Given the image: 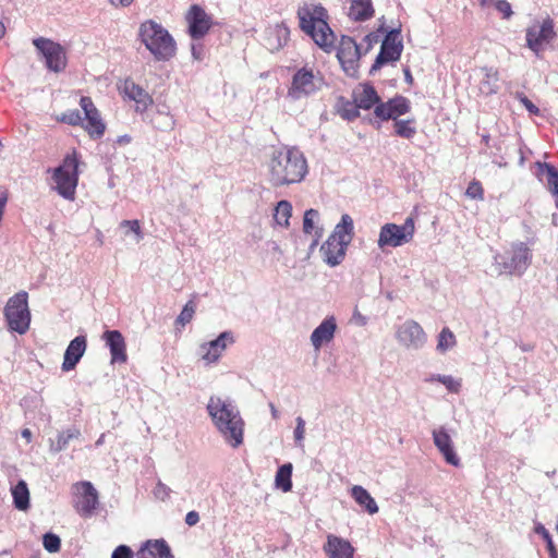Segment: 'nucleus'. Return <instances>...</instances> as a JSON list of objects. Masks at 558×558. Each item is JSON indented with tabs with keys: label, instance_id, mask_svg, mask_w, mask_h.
<instances>
[{
	"label": "nucleus",
	"instance_id": "nucleus-41",
	"mask_svg": "<svg viewBox=\"0 0 558 558\" xmlns=\"http://www.w3.org/2000/svg\"><path fill=\"white\" fill-rule=\"evenodd\" d=\"M457 344L454 333L448 328L445 327L438 335V343L437 349H449Z\"/></svg>",
	"mask_w": 558,
	"mask_h": 558
},
{
	"label": "nucleus",
	"instance_id": "nucleus-25",
	"mask_svg": "<svg viewBox=\"0 0 558 558\" xmlns=\"http://www.w3.org/2000/svg\"><path fill=\"white\" fill-rule=\"evenodd\" d=\"M289 28L283 24H276L267 28L265 34V46L270 51L281 49L289 39Z\"/></svg>",
	"mask_w": 558,
	"mask_h": 558
},
{
	"label": "nucleus",
	"instance_id": "nucleus-51",
	"mask_svg": "<svg viewBox=\"0 0 558 558\" xmlns=\"http://www.w3.org/2000/svg\"><path fill=\"white\" fill-rule=\"evenodd\" d=\"M86 337L83 335H80L75 337L68 345L66 349H86Z\"/></svg>",
	"mask_w": 558,
	"mask_h": 558
},
{
	"label": "nucleus",
	"instance_id": "nucleus-59",
	"mask_svg": "<svg viewBox=\"0 0 558 558\" xmlns=\"http://www.w3.org/2000/svg\"><path fill=\"white\" fill-rule=\"evenodd\" d=\"M353 320L361 326H364L366 324V317L359 312H354Z\"/></svg>",
	"mask_w": 558,
	"mask_h": 558
},
{
	"label": "nucleus",
	"instance_id": "nucleus-62",
	"mask_svg": "<svg viewBox=\"0 0 558 558\" xmlns=\"http://www.w3.org/2000/svg\"><path fill=\"white\" fill-rule=\"evenodd\" d=\"M131 142V137L128 136V135H123V136H120L118 138V143L122 144V143H130Z\"/></svg>",
	"mask_w": 558,
	"mask_h": 558
},
{
	"label": "nucleus",
	"instance_id": "nucleus-54",
	"mask_svg": "<svg viewBox=\"0 0 558 558\" xmlns=\"http://www.w3.org/2000/svg\"><path fill=\"white\" fill-rule=\"evenodd\" d=\"M126 351H111L112 353V356H111V362L112 363H120V364H123L126 362Z\"/></svg>",
	"mask_w": 558,
	"mask_h": 558
},
{
	"label": "nucleus",
	"instance_id": "nucleus-14",
	"mask_svg": "<svg viewBox=\"0 0 558 558\" xmlns=\"http://www.w3.org/2000/svg\"><path fill=\"white\" fill-rule=\"evenodd\" d=\"M399 31H391L385 37L380 47V51L371 68V73L379 70L384 64L390 61H397L400 59L403 45L399 39Z\"/></svg>",
	"mask_w": 558,
	"mask_h": 558
},
{
	"label": "nucleus",
	"instance_id": "nucleus-20",
	"mask_svg": "<svg viewBox=\"0 0 558 558\" xmlns=\"http://www.w3.org/2000/svg\"><path fill=\"white\" fill-rule=\"evenodd\" d=\"M348 245L341 240L328 236L320 247L323 260L330 267L338 266L345 257Z\"/></svg>",
	"mask_w": 558,
	"mask_h": 558
},
{
	"label": "nucleus",
	"instance_id": "nucleus-3",
	"mask_svg": "<svg viewBox=\"0 0 558 558\" xmlns=\"http://www.w3.org/2000/svg\"><path fill=\"white\" fill-rule=\"evenodd\" d=\"M207 410L226 440L234 448L240 446L244 423L235 407L219 397H210Z\"/></svg>",
	"mask_w": 558,
	"mask_h": 558
},
{
	"label": "nucleus",
	"instance_id": "nucleus-30",
	"mask_svg": "<svg viewBox=\"0 0 558 558\" xmlns=\"http://www.w3.org/2000/svg\"><path fill=\"white\" fill-rule=\"evenodd\" d=\"M349 16L353 21H366L374 15L372 0H350Z\"/></svg>",
	"mask_w": 558,
	"mask_h": 558
},
{
	"label": "nucleus",
	"instance_id": "nucleus-8",
	"mask_svg": "<svg viewBox=\"0 0 558 558\" xmlns=\"http://www.w3.org/2000/svg\"><path fill=\"white\" fill-rule=\"evenodd\" d=\"M509 256L497 254L494 257L498 275H511L521 277L532 260V253L527 245L523 242L512 244Z\"/></svg>",
	"mask_w": 558,
	"mask_h": 558
},
{
	"label": "nucleus",
	"instance_id": "nucleus-1",
	"mask_svg": "<svg viewBox=\"0 0 558 558\" xmlns=\"http://www.w3.org/2000/svg\"><path fill=\"white\" fill-rule=\"evenodd\" d=\"M269 182L283 186L303 181L308 172L307 160L296 147L274 150L267 162Z\"/></svg>",
	"mask_w": 558,
	"mask_h": 558
},
{
	"label": "nucleus",
	"instance_id": "nucleus-50",
	"mask_svg": "<svg viewBox=\"0 0 558 558\" xmlns=\"http://www.w3.org/2000/svg\"><path fill=\"white\" fill-rule=\"evenodd\" d=\"M495 8L498 12L502 14L505 19H509L512 15L511 5L506 0H497L495 2Z\"/></svg>",
	"mask_w": 558,
	"mask_h": 558
},
{
	"label": "nucleus",
	"instance_id": "nucleus-44",
	"mask_svg": "<svg viewBox=\"0 0 558 558\" xmlns=\"http://www.w3.org/2000/svg\"><path fill=\"white\" fill-rule=\"evenodd\" d=\"M84 352L85 351H65L62 369L63 371L73 369L75 367V365L78 363V361L81 360Z\"/></svg>",
	"mask_w": 558,
	"mask_h": 558
},
{
	"label": "nucleus",
	"instance_id": "nucleus-17",
	"mask_svg": "<svg viewBox=\"0 0 558 558\" xmlns=\"http://www.w3.org/2000/svg\"><path fill=\"white\" fill-rule=\"evenodd\" d=\"M185 19L189 25V34L193 40L202 39L213 25L211 16L197 4L190 8Z\"/></svg>",
	"mask_w": 558,
	"mask_h": 558
},
{
	"label": "nucleus",
	"instance_id": "nucleus-55",
	"mask_svg": "<svg viewBox=\"0 0 558 558\" xmlns=\"http://www.w3.org/2000/svg\"><path fill=\"white\" fill-rule=\"evenodd\" d=\"M198 521H199L198 512L192 510V511L186 513L185 522H186L187 525L193 526V525L197 524Z\"/></svg>",
	"mask_w": 558,
	"mask_h": 558
},
{
	"label": "nucleus",
	"instance_id": "nucleus-47",
	"mask_svg": "<svg viewBox=\"0 0 558 558\" xmlns=\"http://www.w3.org/2000/svg\"><path fill=\"white\" fill-rule=\"evenodd\" d=\"M465 195L472 199L482 201L484 198V190L482 184L478 181L473 180L472 182H470L465 191Z\"/></svg>",
	"mask_w": 558,
	"mask_h": 558
},
{
	"label": "nucleus",
	"instance_id": "nucleus-37",
	"mask_svg": "<svg viewBox=\"0 0 558 558\" xmlns=\"http://www.w3.org/2000/svg\"><path fill=\"white\" fill-rule=\"evenodd\" d=\"M102 339L108 349H124L125 347L124 338L118 330H107L104 332Z\"/></svg>",
	"mask_w": 558,
	"mask_h": 558
},
{
	"label": "nucleus",
	"instance_id": "nucleus-52",
	"mask_svg": "<svg viewBox=\"0 0 558 558\" xmlns=\"http://www.w3.org/2000/svg\"><path fill=\"white\" fill-rule=\"evenodd\" d=\"M305 433V422L302 417L296 418V427L294 430V437L298 441H301L304 438Z\"/></svg>",
	"mask_w": 558,
	"mask_h": 558
},
{
	"label": "nucleus",
	"instance_id": "nucleus-2",
	"mask_svg": "<svg viewBox=\"0 0 558 558\" xmlns=\"http://www.w3.org/2000/svg\"><path fill=\"white\" fill-rule=\"evenodd\" d=\"M327 10L317 3H304L298 9L301 29L324 51L335 47L336 35L328 24Z\"/></svg>",
	"mask_w": 558,
	"mask_h": 558
},
{
	"label": "nucleus",
	"instance_id": "nucleus-29",
	"mask_svg": "<svg viewBox=\"0 0 558 558\" xmlns=\"http://www.w3.org/2000/svg\"><path fill=\"white\" fill-rule=\"evenodd\" d=\"M354 235V223L350 215L343 214L329 236L345 242L349 246Z\"/></svg>",
	"mask_w": 558,
	"mask_h": 558
},
{
	"label": "nucleus",
	"instance_id": "nucleus-45",
	"mask_svg": "<svg viewBox=\"0 0 558 558\" xmlns=\"http://www.w3.org/2000/svg\"><path fill=\"white\" fill-rule=\"evenodd\" d=\"M536 532L545 541L550 558H558V551H557V548H556V546L554 544V541H553V537H551L550 533L544 526L537 527Z\"/></svg>",
	"mask_w": 558,
	"mask_h": 558
},
{
	"label": "nucleus",
	"instance_id": "nucleus-24",
	"mask_svg": "<svg viewBox=\"0 0 558 558\" xmlns=\"http://www.w3.org/2000/svg\"><path fill=\"white\" fill-rule=\"evenodd\" d=\"M477 88L481 95L489 96L499 90V72L495 68H481L478 73Z\"/></svg>",
	"mask_w": 558,
	"mask_h": 558
},
{
	"label": "nucleus",
	"instance_id": "nucleus-19",
	"mask_svg": "<svg viewBox=\"0 0 558 558\" xmlns=\"http://www.w3.org/2000/svg\"><path fill=\"white\" fill-rule=\"evenodd\" d=\"M337 319L335 316H327L312 332L311 343L314 349L327 347L332 341L337 331Z\"/></svg>",
	"mask_w": 558,
	"mask_h": 558
},
{
	"label": "nucleus",
	"instance_id": "nucleus-15",
	"mask_svg": "<svg viewBox=\"0 0 558 558\" xmlns=\"http://www.w3.org/2000/svg\"><path fill=\"white\" fill-rule=\"evenodd\" d=\"M337 57L344 72L350 76H355L361 58L360 47L355 40L343 36L340 40Z\"/></svg>",
	"mask_w": 558,
	"mask_h": 558
},
{
	"label": "nucleus",
	"instance_id": "nucleus-58",
	"mask_svg": "<svg viewBox=\"0 0 558 558\" xmlns=\"http://www.w3.org/2000/svg\"><path fill=\"white\" fill-rule=\"evenodd\" d=\"M521 101L529 112L534 114L538 113V108L529 98L522 97Z\"/></svg>",
	"mask_w": 558,
	"mask_h": 558
},
{
	"label": "nucleus",
	"instance_id": "nucleus-35",
	"mask_svg": "<svg viewBox=\"0 0 558 558\" xmlns=\"http://www.w3.org/2000/svg\"><path fill=\"white\" fill-rule=\"evenodd\" d=\"M292 464L287 463L281 465L276 474V485L281 488L284 493L290 492L292 488L291 482Z\"/></svg>",
	"mask_w": 558,
	"mask_h": 558
},
{
	"label": "nucleus",
	"instance_id": "nucleus-4",
	"mask_svg": "<svg viewBox=\"0 0 558 558\" xmlns=\"http://www.w3.org/2000/svg\"><path fill=\"white\" fill-rule=\"evenodd\" d=\"M138 38L157 61L174 57L177 45L169 32L159 23L147 20L140 25Z\"/></svg>",
	"mask_w": 558,
	"mask_h": 558
},
{
	"label": "nucleus",
	"instance_id": "nucleus-56",
	"mask_svg": "<svg viewBox=\"0 0 558 558\" xmlns=\"http://www.w3.org/2000/svg\"><path fill=\"white\" fill-rule=\"evenodd\" d=\"M219 356L220 355H219L218 351H207L203 355V360L206 362V364H211V363H215L216 361H218Z\"/></svg>",
	"mask_w": 558,
	"mask_h": 558
},
{
	"label": "nucleus",
	"instance_id": "nucleus-18",
	"mask_svg": "<svg viewBox=\"0 0 558 558\" xmlns=\"http://www.w3.org/2000/svg\"><path fill=\"white\" fill-rule=\"evenodd\" d=\"M410 111V101L403 97H395L387 102H380L375 107V116L380 120H397L399 116Z\"/></svg>",
	"mask_w": 558,
	"mask_h": 558
},
{
	"label": "nucleus",
	"instance_id": "nucleus-11",
	"mask_svg": "<svg viewBox=\"0 0 558 558\" xmlns=\"http://www.w3.org/2000/svg\"><path fill=\"white\" fill-rule=\"evenodd\" d=\"M33 44L45 58L46 65L50 71L58 73L65 69L66 54L60 44L44 37L35 38Z\"/></svg>",
	"mask_w": 558,
	"mask_h": 558
},
{
	"label": "nucleus",
	"instance_id": "nucleus-26",
	"mask_svg": "<svg viewBox=\"0 0 558 558\" xmlns=\"http://www.w3.org/2000/svg\"><path fill=\"white\" fill-rule=\"evenodd\" d=\"M138 558H173L165 539H149L137 551Z\"/></svg>",
	"mask_w": 558,
	"mask_h": 558
},
{
	"label": "nucleus",
	"instance_id": "nucleus-5",
	"mask_svg": "<svg viewBox=\"0 0 558 558\" xmlns=\"http://www.w3.org/2000/svg\"><path fill=\"white\" fill-rule=\"evenodd\" d=\"M77 168L78 157L77 153L73 150L71 154H68L62 163L52 171V189L68 201L75 198V190L78 182Z\"/></svg>",
	"mask_w": 558,
	"mask_h": 558
},
{
	"label": "nucleus",
	"instance_id": "nucleus-36",
	"mask_svg": "<svg viewBox=\"0 0 558 558\" xmlns=\"http://www.w3.org/2000/svg\"><path fill=\"white\" fill-rule=\"evenodd\" d=\"M235 333L231 330L221 332L216 339L209 341L208 349H226L229 345L235 344Z\"/></svg>",
	"mask_w": 558,
	"mask_h": 558
},
{
	"label": "nucleus",
	"instance_id": "nucleus-53",
	"mask_svg": "<svg viewBox=\"0 0 558 558\" xmlns=\"http://www.w3.org/2000/svg\"><path fill=\"white\" fill-rule=\"evenodd\" d=\"M359 109L360 108H357L355 104L354 105H350L349 108L343 109L341 116L344 119L353 120V119L359 117Z\"/></svg>",
	"mask_w": 558,
	"mask_h": 558
},
{
	"label": "nucleus",
	"instance_id": "nucleus-46",
	"mask_svg": "<svg viewBox=\"0 0 558 558\" xmlns=\"http://www.w3.org/2000/svg\"><path fill=\"white\" fill-rule=\"evenodd\" d=\"M318 211L315 209H308L304 214L303 219V231L305 233H312L314 231V223L318 219Z\"/></svg>",
	"mask_w": 558,
	"mask_h": 558
},
{
	"label": "nucleus",
	"instance_id": "nucleus-64",
	"mask_svg": "<svg viewBox=\"0 0 558 558\" xmlns=\"http://www.w3.org/2000/svg\"><path fill=\"white\" fill-rule=\"evenodd\" d=\"M5 33V27L2 22H0V39L3 37Z\"/></svg>",
	"mask_w": 558,
	"mask_h": 558
},
{
	"label": "nucleus",
	"instance_id": "nucleus-21",
	"mask_svg": "<svg viewBox=\"0 0 558 558\" xmlns=\"http://www.w3.org/2000/svg\"><path fill=\"white\" fill-rule=\"evenodd\" d=\"M433 439L435 446L440 451L446 462L453 466H459L460 458L454 451L452 440L449 434L444 428L435 429L433 432Z\"/></svg>",
	"mask_w": 558,
	"mask_h": 558
},
{
	"label": "nucleus",
	"instance_id": "nucleus-32",
	"mask_svg": "<svg viewBox=\"0 0 558 558\" xmlns=\"http://www.w3.org/2000/svg\"><path fill=\"white\" fill-rule=\"evenodd\" d=\"M13 502L16 509L26 510L29 507V490L24 481H20L11 489Z\"/></svg>",
	"mask_w": 558,
	"mask_h": 558
},
{
	"label": "nucleus",
	"instance_id": "nucleus-48",
	"mask_svg": "<svg viewBox=\"0 0 558 558\" xmlns=\"http://www.w3.org/2000/svg\"><path fill=\"white\" fill-rule=\"evenodd\" d=\"M437 380L445 385L446 388L451 392L457 393L460 390L461 383L451 376H438Z\"/></svg>",
	"mask_w": 558,
	"mask_h": 558
},
{
	"label": "nucleus",
	"instance_id": "nucleus-33",
	"mask_svg": "<svg viewBox=\"0 0 558 558\" xmlns=\"http://www.w3.org/2000/svg\"><path fill=\"white\" fill-rule=\"evenodd\" d=\"M292 215V205L288 201H280L274 213V219L278 226L289 227V219Z\"/></svg>",
	"mask_w": 558,
	"mask_h": 558
},
{
	"label": "nucleus",
	"instance_id": "nucleus-23",
	"mask_svg": "<svg viewBox=\"0 0 558 558\" xmlns=\"http://www.w3.org/2000/svg\"><path fill=\"white\" fill-rule=\"evenodd\" d=\"M324 550L329 558H353L354 548L351 543L339 536L329 534Z\"/></svg>",
	"mask_w": 558,
	"mask_h": 558
},
{
	"label": "nucleus",
	"instance_id": "nucleus-43",
	"mask_svg": "<svg viewBox=\"0 0 558 558\" xmlns=\"http://www.w3.org/2000/svg\"><path fill=\"white\" fill-rule=\"evenodd\" d=\"M43 544L47 551L57 553L61 547V539L53 533H46L43 537Z\"/></svg>",
	"mask_w": 558,
	"mask_h": 558
},
{
	"label": "nucleus",
	"instance_id": "nucleus-61",
	"mask_svg": "<svg viewBox=\"0 0 558 558\" xmlns=\"http://www.w3.org/2000/svg\"><path fill=\"white\" fill-rule=\"evenodd\" d=\"M21 434H22V437L25 438L27 442L32 441V432H31V429L24 428Z\"/></svg>",
	"mask_w": 558,
	"mask_h": 558
},
{
	"label": "nucleus",
	"instance_id": "nucleus-34",
	"mask_svg": "<svg viewBox=\"0 0 558 558\" xmlns=\"http://www.w3.org/2000/svg\"><path fill=\"white\" fill-rule=\"evenodd\" d=\"M80 436L81 433L77 428H70L65 432H62L58 435L57 440L51 442L50 450L53 452H59L65 449L72 439H76Z\"/></svg>",
	"mask_w": 558,
	"mask_h": 558
},
{
	"label": "nucleus",
	"instance_id": "nucleus-12",
	"mask_svg": "<svg viewBox=\"0 0 558 558\" xmlns=\"http://www.w3.org/2000/svg\"><path fill=\"white\" fill-rule=\"evenodd\" d=\"M74 507L83 517H90L98 506V493L90 482L83 481L73 485Z\"/></svg>",
	"mask_w": 558,
	"mask_h": 558
},
{
	"label": "nucleus",
	"instance_id": "nucleus-10",
	"mask_svg": "<svg viewBox=\"0 0 558 558\" xmlns=\"http://www.w3.org/2000/svg\"><path fill=\"white\" fill-rule=\"evenodd\" d=\"M556 36L554 23L550 19L534 21L525 33L526 46L537 56L551 44Z\"/></svg>",
	"mask_w": 558,
	"mask_h": 558
},
{
	"label": "nucleus",
	"instance_id": "nucleus-42",
	"mask_svg": "<svg viewBox=\"0 0 558 558\" xmlns=\"http://www.w3.org/2000/svg\"><path fill=\"white\" fill-rule=\"evenodd\" d=\"M58 121L72 126H82L83 124V118L77 109L63 112L60 117H58Z\"/></svg>",
	"mask_w": 558,
	"mask_h": 558
},
{
	"label": "nucleus",
	"instance_id": "nucleus-27",
	"mask_svg": "<svg viewBox=\"0 0 558 558\" xmlns=\"http://www.w3.org/2000/svg\"><path fill=\"white\" fill-rule=\"evenodd\" d=\"M123 93L136 102V110L138 111H145L153 104L150 95L132 81H125Z\"/></svg>",
	"mask_w": 558,
	"mask_h": 558
},
{
	"label": "nucleus",
	"instance_id": "nucleus-31",
	"mask_svg": "<svg viewBox=\"0 0 558 558\" xmlns=\"http://www.w3.org/2000/svg\"><path fill=\"white\" fill-rule=\"evenodd\" d=\"M351 496L355 502L363 507L369 514H375L378 512V506L375 499L364 487L354 485L351 488Z\"/></svg>",
	"mask_w": 558,
	"mask_h": 558
},
{
	"label": "nucleus",
	"instance_id": "nucleus-38",
	"mask_svg": "<svg viewBox=\"0 0 558 558\" xmlns=\"http://www.w3.org/2000/svg\"><path fill=\"white\" fill-rule=\"evenodd\" d=\"M396 134L403 138H412L416 134V129L413 126V120H395Z\"/></svg>",
	"mask_w": 558,
	"mask_h": 558
},
{
	"label": "nucleus",
	"instance_id": "nucleus-49",
	"mask_svg": "<svg viewBox=\"0 0 558 558\" xmlns=\"http://www.w3.org/2000/svg\"><path fill=\"white\" fill-rule=\"evenodd\" d=\"M133 557H134V554H133L132 549L126 545L118 546L111 555V558H133Z\"/></svg>",
	"mask_w": 558,
	"mask_h": 558
},
{
	"label": "nucleus",
	"instance_id": "nucleus-9",
	"mask_svg": "<svg viewBox=\"0 0 558 558\" xmlns=\"http://www.w3.org/2000/svg\"><path fill=\"white\" fill-rule=\"evenodd\" d=\"M415 226L412 217H408L404 223L399 226L396 223H386L380 228L377 241L378 247H398L409 243L414 235Z\"/></svg>",
	"mask_w": 558,
	"mask_h": 558
},
{
	"label": "nucleus",
	"instance_id": "nucleus-28",
	"mask_svg": "<svg viewBox=\"0 0 558 558\" xmlns=\"http://www.w3.org/2000/svg\"><path fill=\"white\" fill-rule=\"evenodd\" d=\"M354 104L357 108L368 110L380 104V98L371 85H363L356 88L353 93Z\"/></svg>",
	"mask_w": 558,
	"mask_h": 558
},
{
	"label": "nucleus",
	"instance_id": "nucleus-16",
	"mask_svg": "<svg viewBox=\"0 0 558 558\" xmlns=\"http://www.w3.org/2000/svg\"><path fill=\"white\" fill-rule=\"evenodd\" d=\"M396 338L401 345L408 348L423 347L427 339L422 326L413 319H408L397 327Z\"/></svg>",
	"mask_w": 558,
	"mask_h": 558
},
{
	"label": "nucleus",
	"instance_id": "nucleus-13",
	"mask_svg": "<svg viewBox=\"0 0 558 558\" xmlns=\"http://www.w3.org/2000/svg\"><path fill=\"white\" fill-rule=\"evenodd\" d=\"M80 106L84 112V119L82 124L83 129L94 140L102 137L106 131V124L101 118L99 110L94 105L92 98L87 96L81 97Z\"/></svg>",
	"mask_w": 558,
	"mask_h": 558
},
{
	"label": "nucleus",
	"instance_id": "nucleus-6",
	"mask_svg": "<svg viewBox=\"0 0 558 558\" xmlns=\"http://www.w3.org/2000/svg\"><path fill=\"white\" fill-rule=\"evenodd\" d=\"M3 316L10 331L19 335L27 332L32 315L26 291H20L8 300L3 310Z\"/></svg>",
	"mask_w": 558,
	"mask_h": 558
},
{
	"label": "nucleus",
	"instance_id": "nucleus-57",
	"mask_svg": "<svg viewBox=\"0 0 558 558\" xmlns=\"http://www.w3.org/2000/svg\"><path fill=\"white\" fill-rule=\"evenodd\" d=\"M191 50L194 59H203V46L201 44H192Z\"/></svg>",
	"mask_w": 558,
	"mask_h": 558
},
{
	"label": "nucleus",
	"instance_id": "nucleus-60",
	"mask_svg": "<svg viewBox=\"0 0 558 558\" xmlns=\"http://www.w3.org/2000/svg\"><path fill=\"white\" fill-rule=\"evenodd\" d=\"M114 7H129L134 0H108Z\"/></svg>",
	"mask_w": 558,
	"mask_h": 558
},
{
	"label": "nucleus",
	"instance_id": "nucleus-40",
	"mask_svg": "<svg viewBox=\"0 0 558 558\" xmlns=\"http://www.w3.org/2000/svg\"><path fill=\"white\" fill-rule=\"evenodd\" d=\"M121 229H126V233L131 232L135 236V241L138 243L144 239V233L138 220H122L119 225Z\"/></svg>",
	"mask_w": 558,
	"mask_h": 558
},
{
	"label": "nucleus",
	"instance_id": "nucleus-7",
	"mask_svg": "<svg viewBox=\"0 0 558 558\" xmlns=\"http://www.w3.org/2000/svg\"><path fill=\"white\" fill-rule=\"evenodd\" d=\"M324 86L325 80L318 70L303 66L293 74L288 97L292 100H301L317 94Z\"/></svg>",
	"mask_w": 558,
	"mask_h": 558
},
{
	"label": "nucleus",
	"instance_id": "nucleus-39",
	"mask_svg": "<svg viewBox=\"0 0 558 558\" xmlns=\"http://www.w3.org/2000/svg\"><path fill=\"white\" fill-rule=\"evenodd\" d=\"M196 306L193 301H189L182 308L181 313L175 319V326L184 327L189 324L195 314Z\"/></svg>",
	"mask_w": 558,
	"mask_h": 558
},
{
	"label": "nucleus",
	"instance_id": "nucleus-22",
	"mask_svg": "<svg viewBox=\"0 0 558 558\" xmlns=\"http://www.w3.org/2000/svg\"><path fill=\"white\" fill-rule=\"evenodd\" d=\"M535 169L536 177L546 184L547 190L556 198L558 207V168L547 162L537 161Z\"/></svg>",
	"mask_w": 558,
	"mask_h": 558
},
{
	"label": "nucleus",
	"instance_id": "nucleus-63",
	"mask_svg": "<svg viewBox=\"0 0 558 558\" xmlns=\"http://www.w3.org/2000/svg\"><path fill=\"white\" fill-rule=\"evenodd\" d=\"M404 74H405V80H407V82L411 83V82H412V75H411V73H410V70H408V69H407V70L404 71Z\"/></svg>",
	"mask_w": 558,
	"mask_h": 558
}]
</instances>
